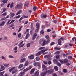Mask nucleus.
<instances>
[{"instance_id":"obj_21","label":"nucleus","mask_w":76,"mask_h":76,"mask_svg":"<svg viewBox=\"0 0 76 76\" xmlns=\"http://www.w3.org/2000/svg\"><path fill=\"white\" fill-rule=\"evenodd\" d=\"M1 68L2 70H4V69H5L6 68L3 65H1Z\"/></svg>"},{"instance_id":"obj_52","label":"nucleus","mask_w":76,"mask_h":76,"mask_svg":"<svg viewBox=\"0 0 76 76\" xmlns=\"http://www.w3.org/2000/svg\"><path fill=\"white\" fill-rule=\"evenodd\" d=\"M45 38H46V39H49V36L48 35H47L46 36H45Z\"/></svg>"},{"instance_id":"obj_20","label":"nucleus","mask_w":76,"mask_h":76,"mask_svg":"<svg viewBox=\"0 0 76 76\" xmlns=\"http://www.w3.org/2000/svg\"><path fill=\"white\" fill-rule=\"evenodd\" d=\"M42 68L43 69H45V70H47V68H46V66L44 64H43L42 65Z\"/></svg>"},{"instance_id":"obj_25","label":"nucleus","mask_w":76,"mask_h":76,"mask_svg":"<svg viewBox=\"0 0 76 76\" xmlns=\"http://www.w3.org/2000/svg\"><path fill=\"white\" fill-rule=\"evenodd\" d=\"M5 23V22L4 21H3L0 24V26H3L4 25V24Z\"/></svg>"},{"instance_id":"obj_16","label":"nucleus","mask_w":76,"mask_h":76,"mask_svg":"<svg viewBox=\"0 0 76 76\" xmlns=\"http://www.w3.org/2000/svg\"><path fill=\"white\" fill-rule=\"evenodd\" d=\"M25 72H22L20 73V74H19V76H23L24 75Z\"/></svg>"},{"instance_id":"obj_6","label":"nucleus","mask_w":76,"mask_h":76,"mask_svg":"<svg viewBox=\"0 0 76 76\" xmlns=\"http://www.w3.org/2000/svg\"><path fill=\"white\" fill-rule=\"evenodd\" d=\"M47 16V15L44 14L43 13H42L41 15V18L42 19H43V18H46Z\"/></svg>"},{"instance_id":"obj_57","label":"nucleus","mask_w":76,"mask_h":76,"mask_svg":"<svg viewBox=\"0 0 76 76\" xmlns=\"http://www.w3.org/2000/svg\"><path fill=\"white\" fill-rule=\"evenodd\" d=\"M9 58H14V57L12 55H10L9 56Z\"/></svg>"},{"instance_id":"obj_3","label":"nucleus","mask_w":76,"mask_h":76,"mask_svg":"<svg viewBox=\"0 0 76 76\" xmlns=\"http://www.w3.org/2000/svg\"><path fill=\"white\" fill-rule=\"evenodd\" d=\"M22 4L21 3L17 4L16 6V8L17 7V9H22Z\"/></svg>"},{"instance_id":"obj_2","label":"nucleus","mask_w":76,"mask_h":76,"mask_svg":"<svg viewBox=\"0 0 76 76\" xmlns=\"http://www.w3.org/2000/svg\"><path fill=\"white\" fill-rule=\"evenodd\" d=\"M36 27L37 29L35 31V32L36 33H37L38 32V30L39 29V23H37L36 24Z\"/></svg>"},{"instance_id":"obj_46","label":"nucleus","mask_w":76,"mask_h":76,"mask_svg":"<svg viewBox=\"0 0 76 76\" xmlns=\"http://www.w3.org/2000/svg\"><path fill=\"white\" fill-rule=\"evenodd\" d=\"M30 45H31V43H29L27 44V47H28V48L30 47Z\"/></svg>"},{"instance_id":"obj_11","label":"nucleus","mask_w":76,"mask_h":76,"mask_svg":"<svg viewBox=\"0 0 76 76\" xmlns=\"http://www.w3.org/2000/svg\"><path fill=\"white\" fill-rule=\"evenodd\" d=\"M28 58L30 60H33V59L34 58V55H32L29 56Z\"/></svg>"},{"instance_id":"obj_36","label":"nucleus","mask_w":76,"mask_h":76,"mask_svg":"<svg viewBox=\"0 0 76 76\" xmlns=\"http://www.w3.org/2000/svg\"><path fill=\"white\" fill-rule=\"evenodd\" d=\"M45 48V47H42L40 48L39 49V50H43V49H44Z\"/></svg>"},{"instance_id":"obj_54","label":"nucleus","mask_w":76,"mask_h":76,"mask_svg":"<svg viewBox=\"0 0 76 76\" xmlns=\"http://www.w3.org/2000/svg\"><path fill=\"white\" fill-rule=\"evenodd\" d=\"M55 50H60V48L56 47L55 48Z\"/></svg>"},{"instance_id":"obj_48","label":"nucleus","mask_w":76,"mask_h":76,"mask_svg":"<svg viewBox=\"0 0 76 76\" xmlns=\"http://www.w3.org/2000/svg\"><path fill=\"white\" fill-rule=\"evenodd\" d=\"M15 22V20H12L9 24V25H10V24H11V23H13V22Z\"/></svg>"},{"instance_id":"obj_40","label":"nucleus","mask_w":76,"mask_h":76,"mask_svg":"<svg viewBox=\"0 0 76 76\" xmlns=\"http://www.w3.org/2000/svg\"><path fill=\"white\" fill-rule=\"evenodd\" d=\"M57 65L59 67H61V64L60 63H58L57 64Z\"/></svg>"},{"instance_id":"obj_51","label":"nucleus","mask_w":76,"mask_h":76,"mask_svg":"<svg viewBox=\"0 0 76 76\" xmlns=\"http://www.w3.org/2000/svg\"><path fill=\"white\" fill-rule=\"evenodd\" d=\"M45 28V26L44 25H42V29H44V28Z\"/></svg>"},{"instance_id":"obj_17","label":"nucleus","mask_w":76,"mask_h":76,"mask_svg":"<svg viewBox=\"0 0 76 76\" xmlns=\"http://www.w3.org/2000/svg\"><path fill=\"white\" fill-rule=\"evenodd\" d=\"M43 44L42 45V46H44V45H45L46 44V40H44L43 42Z\"/></svg>"},{"instance_id":"obj_41","label":"nucleus","mask_w":76,"mask_h":76,"mask_svg":"<svg viewBox=\"0 0 76 76\" xmlns=\"http://www.w3.org/2000/svg\"><path fill=\"white\" fill-rule=\"evenodd\" d=\"M4 66H5L6 67H8V66L9 65V64H4Z\"/></svg>"},{"instance_id":"obj_34","label":"nucleus","mask_w":76,"mask_h":76,"mask_svg":"<svg viewBox=\"0 0 76 76\" xmlns=\"http://www.w3.org/2000/svg\"><path fill=\"white\" fill-rule=\"evenodd\" d=\"M50 41V39L47 40L46 43V44H48V43H49Z\"/></svg>"},{"instance_id":"obj_30","label":"nucleus","mask_w":76,"mask_h":76,"mask_svg":"<svg viewBox=\"0 0 76 76\" xmlns=\"http://www.w3.org/2000/svg\"><path fill=\"white\" fill-rule=\"evenodd\" d=\"M55 70V71H58V67L57 66H55L54 68Z\"/></svg>"},{"instance_id":"obj_8","label":"nucleus","mask_w":76,"mask_h":76,"mask_svg":"<svg viewBox=\"0 0 76 76\" xmlns=\"http://www.w3.org/2000/svg\"><path fill=\"white\" fill-rule=\"evenodd\" d=\"M33 65L35 66H40V64L39 62H34L33 64Z\"/></svg>"},{"instance_id":"obj_23","label":"nucleus","mask_w":76,"mask_h":76,"mask_svg":"<svg viewBox=\"0 0 76 76\" xmlns=\"http://www.w3.org/2000/svg\"><path fill=\"white\" fill-rule=\"evenodd\" d=\"M58 44L59 45L61 44V40L60 39H59L58 41Z\"/></svg>"},{"instance_id":"obj_42","label":"nucleus","mask_w":76,"mask_h":76,"mask_svg":"<svg viewBox=\"0 0 76 76\" xmlns=\"http://www.w3.org/2000/svg\"><path fill=\"white\" fill-rule=\"evenodd\" d=\"M6 10L5 8H3V12L2 13H4V12H6Z\"/></svg>"},{"instance_id":"obj_27","label":"nucleus","mask_w":76,"mask_h":76,"mask_svg":"<svg viewBox=\"0 0 76 76\" xmlns=\"http://www.w3.org/2000/svg\"><path fill=\"white\" fill-rule=\"evenodd\" d=\"M23 65L22 64H20L18 66V67L19 69H21V68H22L23 67Z\"/></svg>"},{"instance_id":"obj_60","label":"nucleus","mask_w":76,"mask_h":76,"mask_svg":"<svg viewBox=\"0 0 76 76\" xmlns=\"http://www.w3.org/2000/svg\"><path fill=\"white\" fill-rule=\"evenodd\" d=\"M59 74L60 75H63V74L61 72H59Z\"/></svg>"},{"instance_id":"obj_33","label":"nucleus","mask_w":76,"mask_h":76,"mask_svg":"<svg viewBox=\"0 0 76 76\" xmlns=\"http://www.w3.org/2000/svg\"><path fill=\"white\" fill-rule=\"evenodd\" d=\"M48 49H45L44 50H41V51L42 52V53H44L45 51H48Z\"/></svg>"},{"instance_id":"obj_31","label":"nucleus","mask_w":76,"mask_h":76,"mask_svg":"<svg viewBox=\"0 0 76 76\" xmlns=\"http://www.w3.org/2000/svg\"><path fill=\"white\" fill-rule=\"evenodd\" d=\"M68 57L69 60H72L73 59V58L71 56H68Z\"/></svg>"},{"instance_id":"obj_7","label":"nucleus","mask_w":76,"mask_h":76,"mask_svg":"<svg viewBox=\"0 0 76 76\" xmlns=\"http://www.w3.org/2000/svg\"><path fill=\"white\" fill-rule=\"evenodd\" d=\"M32 68V67L31 66H29L28 68H26L24 70H23V72L25 73L26 72H27L29 70H30Z\"/></svg>"},{"instance_id":"obj_62","label":"nucleus","mask_w":76,"mask_h":76,"mask_svg":"<svg viewBox=\"0 0 76 76\" xmlns=\"http://www.w3.org/2000/svg\"><path fill=\"white\" fill-rule=\"evenodd\" d=\"M20 17V15H18L15 17V18L17 19V18H19Z\"/></svg>"},{"instance_id":"obj_18","label":"nucleus","mask_w":76,"mask_h":76,"mask_svg":"<svg viewBox=\"0 0 76 76\" xmlns=\"http://www.w3.org/2000/svg\"><path fill=\"white\" fill-rule=\"evenodd\" d=\"M41 53H42V52H41V51H40L37 53H36V56H40V55H41Z\"/></svg>"},{"instance_id":"obj_50","label":"nucleus","mask_w":76,"mask_h":76,"mask_svg":"<svg viewBox=\"0 0 76 76\" xmlns=\"http://www.w3.org/2000/svg\"><path fill=\"white\" fill-rule=\"evenodd\" d=\"M44 31H43V30H42L40 31V34H42V35H43V34H44Z\"/></svg>"},{"instance_id":"obj_24","label":"nucleus","mask_w":76,"mask_h":76,"mask_svg":"<svg viewBox=\"0 0 76 76\" xmlns=\"http://www.w3.org/2000/svg\"><path fill=\"white\" fill-rule=\"evenodd\" d=\"M14 53H17V52H18V50H17V47H15L14 48Z\"/></svg>"},{"instance_id":"obj_22","label":"nucleus","mask_w":76,"mask_h":76,"mask_svg":"<svg viewBox=\"0 0 76 76\" xmlns=\"http://www.w3.org/2000/svg\"><path fill=\"white\" fill-rule=\"evenodd\" d=\"M64 62L65 63H67L69 62V60L67 59H65L64 60Z\"/></svg>"},{"instance_id":"obj_29","label":"nucleus","mask_w":76,"mask_h":76,"mask_svg":"<svg viewBox=\"0 0 76 76\" xmlns=\"http://www.w3.org/2000/svg\"><path fill=\"white\" fill-rule=\"evenodd\" d=\"M36 60L37 61H38L39 60H40V58L39 57L37 56L36 57Z\"/></svg>"},{"instance_id":"obj_63","label":"nucleus","mask_w":76,"mask_h":76,"mask_svg":"<svg viewBox=\"0 0 76 76\" xmlns=\"http://www.w3.org/2000/svg\"><path fill=\"white\" fill-rule=\"evenodd\" d=\"M24 18H28V16L24 15Z\"/></svg>"},{"instance_id":"obj_28","label":"nucleus","mask_w":76,"mask_h":76,"mask_svg":"<svg viewBox=\"0 0 76 76\" xmlns=\"http://www.w3.org/2000/svg\"><path fill=\"white\" fill-rule=\"evenodd\" d=\"M26 61V60L25 59V58H23V59H22L21 60L20 62L21 63H22L23 62H24V61Z\"/></svg>"},{"instance_id":"obj_26","label":"nucleus","mask_w":76,"mask_h":76,"mask_svg":"<svg viewBox=\"0 0 76 76\" xmlns=\"http://www.w3.org/2000/svg\"><path fill=\"white\" fill-rule=\"evenodd\" d=\"M29 6V3L26 2L24 4V6L25 7H27Z\"/></svg>"},{"instance_id":"obj_64","label":"nucleus","mask_w":76,"mask_h":76,"mask_svg":"<svg viewBox=\"0 0 76 76\" xmlns=\"http://www.w3.org/2000/svg\"><path fill=\"white\" fill-rule=\"evenodd\" d=\"M51 30L50 29H48L47 30V32H50Z\"/></svg>"},{"instance_id":"obj_14","label":"nucleus","mask_w":76,"mask_h":76,"mask_svg":"<svg viewBox=\"0 0 76 76\" xmlns=\"http://www.w3.org/2000/svg\"><path fill=\"white\" fill-rule=\"evenodd\" d=\"M35 68L33 69L30 72V74H31L32 75L34 72L35 71Z\"/></svg>"},{"instance_id":"obj_58","label":"nucleus","mask_w":76,"mask_h":76,"mask_svg":"<svg viewBox=\"0 0 76 76\" xmlns=\"http://www.w3.org/2000/svg\"><path fill=\"white\" fill-rule=\"evenodd\" d=\"M56 37V35L53 34L52 35V37H53V38H55V37Z\"/></svg>"},{"instance_id":"obj_47","label":"nucleus","mask_w":76,"mask_h":76,"mask_svg":"<svg viewBox=\"0 0 76 76\" xmlns=\"http://www.w3.org/2000/svg\"><path fill=\"white\" fill-rule=\"evenodd\" d=\"M22 29V26H21L19 28L18 32H19V31H20Z\"/></svg>"},{"instance_id":"obj_55","label":"nucleus","mask_w":76,"mask_h":76,"mask_svg":"<svg viewBox=\"0 0 76 76\" xmlns=\"http://www.w3.org/2000/svg\"><path fill=\"white\" fill-rule=\"evenodd\" d=\"M43 63L45 64H47V63H48V62L45 61H43Z\"/></svg>"},{"instance_id":"obj_43","label":"nucleus","mask_w":76,"mask_h":76,"mask_svg":"<svg viewBox=\"0 0 76 76\" xmlns=\"http://www.w3.org/2000/svg\"><path fill=\"white\" fill-rule=\"evenodd\" d=\"M14 4V3H13L12 2L11 3V4L10 5V8H12V7H13V4Z\"/></svg>"},{"instance_id":"obj_38","label":"nucleus","mask_w":76,"mask_h":76,"mask_svg":"<svg viewBox=\"0 0 76 76\" xmlns=\"http://www.w3.org/2000/svg\"><path fill=\"white\" fill-rule=\"evenodd\" d=\"M63 72L64 73H67V71L66 69H64L63 70Z\"/></svg>"},{"instance_id":"obj_45","label":"nucleus","mask_w":76,"mask_h":76,"mask_svg":"<svg viewBox=\"0 0 76 76\" xmlns=\"http://www.w3.org/2000/svg\"><path fill=\"white\" fill-rule=\"evenodd\" d=\"M36 9H37V7L34 6L33 7V10L34 11H35L36 10Z\"/></svg>"},{"instance_id":"obj_4","label":"nucleus","mask_w":76,"mask_h":76,"mask_svg":"<svg viewBox=\"0 0 76 76\" xmlns=\"http://www.w3.org/2000/svg\"><path fill=\"white\" fill-rule=\"evenodd\" d=\"M54 70L53 69H51L50 70L46 71L47 73L48 74H51L53 73H54Z\"/></svg>"},{"instance_id":"obj_1","label":"nucleus","mask_w":76,"mask_h":76,"mask_svg":"<svg viewBox=\"0 0 76 76\" xmlns=\"http://www.w3.org/2000/svg\"><path fill=\"white\" fill-rule=\"evenodd\" d=\"M10 72H12V74H14L17 72L16 69H15V67L12 68L9 70Z\"/></svg>"},{"instance_id":"obj_15","label":"nucleus","mask_w":76,"mask_h":76,"mask_svg":"<svg viewBox=\"0 0 76 76\" xmlns=\"http://www.w3.org/2000/svg\"><path fill=\"white\" fill-rule=\"evenodd\" d=\"M22 13V11L20 10L16 13V15H19L20 13Z\"/></svg>"},{"instance_id":"obj_10","label":"nucleus","mask_w":76,"mask_h":76,"mask_svg":"<svg viewBox=\"0 0 76 76\" xmlns=\"http://www.w3.org/2000/svg\"><path fill=\"white\" fill-rule=\"evenodd\" d=\"M37 34L36 33H35L33 36L32 39V40H34L36 38V37H37Z\"/></svg>"},{"instance_id":"obj_44","label":"nucleus","mask_w":76,"mask_h":76,"mask_svg":"<svg viewBox=\"0 0 76 76\" xmlns=\"http://www.w3.org/2000/svg\"><path fill=\"white\" fill-rule=\"evenodd\" d=\"M14 16H15V13H12L11 15H10V16L11 17H13Z\"/></svg>"},{"instance_id":"obj_49","label":"nucleus","mask_w":76,"mask_h":76,"mask_svg":"<svg viewBox=\"0 0 76 76\" xmlns=\"http://www.w3.org/2000/svg\"><path fill=\"white\" fill-rule=\"evenodd\" d=\"M2 58L5 60H6V58L3 56H2Z\"/></svg>"},{"instance_id":"obj_37","label":"nucleus","mask_w":76,"mask_h":76,"mask_svg":"<svg viewBox=\"0 0 76 76\" xmlns=\"http://www.w3.org/2000/svg\"><path fill=\"white\" fill-rule=\"evenodd\" d=\"M4 3H6L7 2V0H1Z\"/></svg>"},{"instance_id":"obj_32","label":"nucleus","mask_w":76,"mask_h":76,"mask_svg":"<svg viewBox=\"0 0 76 76\" xmlns=\"http://www.w3.org/2000/svg\"><path fill=\"white\" fill-rule=\"evenodd\" d=\"M4 71H3L0 73V76H3V74H4Z\"/></svg>"},{"instance_id":"obj_12","label":"nucleus","mask_w":76,"mask_h":76,"mask_svg":"<svg viewBox=\"0 0 76 76\" xmlns=\"http://www.w3.org/2000/svg\"><path fill=\"white\" fill-rule=\"evenodd\" d=\"M50 58H48L47 60V61H49L48 62V64H49V65H50V64H51V61H50Z\"/></svg>"},{"instance_id":"obj_9","label":"nucleus","mask_w":76,"mask_h":76,"mask_svg":"<svg viewBox=\"0 0 76 76\" xmlns=\"http://www.w3.org/2000/svg\"><path fill=\"white\" fill-rule=\"evenodd\" d=\"M47 73V71L46 72H44L41 74V76H46L45 75Z\"/></svg>"},{"instance_id":"obj_5","label":"nucleus","mask_w":76,"mask_h":76,"mask_svg":"<svg viewBox=\"0 0 76 76\" xmlns=\"http://www.w3.org/2000/svg\"><path fill=\"white\" fill-rule=\"evenodd\" d=\"M23 41H22L21 42H20L19 44L18 45V46H19V48H21V47H23L24 46V44H23L22 45V44L23 43Z\"/></svg>"},{"instance_id":"obj_35","label":"nucleus","mask_w":76,"mask_h":76,"mask_svg":"<svg viewBox=\"0 0 76 76\" xmlns=\"http://www.w3.org/2000/svg\"><path fill=\"white\" fill-rule=\"evenodd\" d=\"M49 57L50 55H47L44 56V58H48V57Z\"/></svg>"},{"instance_id":"obj_13","label":"nucleus","mask_w":76,"mask_h":76,"mask_svg":"<svg viewBox=\"0 0 76 76\" xmlns=\"http://www.w3.org/2000/svg\"><path fill=\"white\" fill-rule=\"evenodd\" d=\"M39 73L38 71H36L34 73V76H39Z\"/></svg>"},{"instance_id":"obj_53","label":"nucleus","mask_w":76,"mask_h":76,"mask_svg":"<svg viewBox=\"0 0 76 76\" xmlns=\"http://www.w3.org/2000/svg\"><path fill=\"white\" fill-rule=\"evenodd\" d=\"M14 25V24H12L11 25L9 26L10 28H11V27H13Z\"/></svg>"},{"instance_id":"obj_56","label":"nucleus","mask_w":76,"mask_h":76,"mask_svg":"<svg viewBox=\"0 0 76 76\" xmlns=\"http://www.w3.org/2000/svg\"><path fill=\"white\" fill-rule=\"evenodd\" d=\"M6 39H7V37H4V40H6Z\"/></svg>"},{"instance_id":"obj_19","label":"nucleus","mask_w":76,"mask_h":76,"mask_svg":"<svg viewBox=\"0 0 76 76\" xmlns=\"http://www.w3.org/2000/svg\"><path fill=\"white\" fill-rule=\"evenodd\" d=\"M29 64V62L28 61H27L25 64L23 65L24 67H26V66H27Z\"/></svg>"},{"instance_id":"obj_59","label":"nucleus","mask_w":76,"mask_h":76,"mask_svg":"<svg viewBox=\"0 0 76 76\" xmlns=\"http://www.w3.org/2000/svg\"><path fill=\"white\" fill-rule=\"evenodd\" d=\"M53 76H57V75L56 74L54 73L53 74Z\"/></svg>"},{"instance_id":"obj_61","label":"nucleus","mask_w":76,"mask_h":76,"mask_svg":"<svg viewBox=\"0 0 76 76\" xmlns=\"http://www.w3.org/2000/svg\"><path fill=\"white\" fill-rule=\"evenodd\" d=\"M60 51H58L55 53V54H60Z\"/></svg>"},{"instance_id":"obj_39","label":"nucleus","mask_w":76,"mask_h":76,"mask_svg":"<svg viewBox=\"0 0 76 76\" xmlns=\"http://www.w3.org/2000/svg\"><path fill=\"white\" fill-rule=\"evenodd\" d=\"M22 36V34L20 33L18 34V38H20Z\"/></svg>"}]
</instances>
